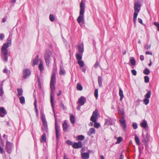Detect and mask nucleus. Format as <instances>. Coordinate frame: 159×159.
Returning <instances> with one entry per match:
<instances>
[{"label":"nucleus","mask_w":159,"mask_h":159,"mask_svg":"<svg viewBox=\"0 0 159 159\" xmlns=\"http://www.w3.org/2000/svg\"><path fill=\"white\" fill-rule=\"evenodd\" d=\"M13 147V144L10 142L7 141L6 143L5 148L7 152L9 154L11 153L12 148Z\"/></svg>","instance_id":"nucleus-7"},{"label":"nucleus","mask_w":159,"mask_h":159,"mask_svg":"<svg viewBox=\"0 0 159 159\" xmlns=\"http://www.w3.org/2000/svg\"><path fill=\"white\" fill-rule=\"evenodd\" d=\"M124 156L123 154V152H121L119 159H124Z\"/></svg>","instance_id":"nucleus-55"},{"label":"nucleus","mask_w":159,"mask_h":159,"mask_svg":"<svg viewBox=\"0 0 159 159\" xmlns=\"http://www.w3.org/2000/svg\"><path fill=\"white\" fill-rule=\"evenodd\" d=\"M23 73L24 75L23 78L24 79H26L27 77L30 76L31 74L30 70L28 69L24 70Z\"/></svg>","instance_id":"nucleus-13"},{"label":"nucleus","mask_w":159,"mask_h":159,"mask_svg":"<svg viewBox=\"0 0 159 159\" xmlns=\"http://www.w3.org/2000/svg\"><path fill=\"white\" fill-rule=\"evenodd\" d=\"M119 95L120 97V100L121 101L124 98V95L123 94V92L121 88H119Z\"/></svg>","instance_id":"nucleus-23"},{"label":"nucleus","mask_w":159,"mask_h":159,"mask_svg":"<svg viewBox=\"0 0 159 159\" xmlns=\"http://www.w3.org/2000/svg\"><path fill=\"white\" fill-rule=\"evenodd\" d=\"M154 25L157 27V30L159 31V24L157 22H155Z\"/></svg>","instance_id":"nucleus-44"},{"label":"nucleus","mask_w":159,"mask_h":159,"mask_svg":"<svg viewBox=\"0 0 159 159\" xmlns=\"http://www.w3.org/2000/svg\"><path fill=\"white\" fill-rule=\"evenodd\" d=\"M94 96L95 97L97 98L98 96V89H95L94 91Z\"/></svg>","instance_id":"nucleus-41"},{"label":"nucleus","mask_w":159,"mask_h":159,"mask_svg":"<svg viewBox=\"0 0 159 159\" xmlns=\"http://www.w3.org/2000/svg\"><path fill=\"white\" fill-rule=\"evenodd\" d=\"M86 102V98L84 96H82L79 99L77 103H79L80 106H83Z\"/></svg>","instance_id":"nucleus-11"},{"label":"nucleus","mask_w":159,"mask_h":159,"mask_svg":"<svg viewBox=\"0 0 159 159\" xmlns=\"http://www.w3.org/2000/svg\"><path fill=\"white\" fill-rule=\"evenodd\" d=\"M4 91L3 89H0V96L1 97H2L4 94Z\"/></svg>","instance_id":"nucleus-52"},{"label":"nucleus","mask_w":159,"mask_h":159,"mask_svg":"<svg viewBox=\"0 0 159 159\" xmlns=\"http://www.w3.org/2000/svg\"><path fill=\"white\" fill-rule=\"evenodd\" d=\"M56 83V77L55 72H52L51 79L50 82V101L52 107H54L53 99L52 96V94L54 92L55 90V84Z\"/></svg>","instance_id":"nucleus-2"},{"label":"nucleus","mask_w":159,"mask_h":159,"mask_svg":"<svg viewBox=\"0 0 159 159\" xmlns=\"http://www.w3.org/2000/svg\"><path fill=\"white\" fill-rule=\"evenodd\" d=\"M84 4L83 3V0H82L80 4V15L77 20V21L80 24L82 22L84 23Z\"/></svg>","instance_id":"nucleus-3"},{"label":"nucleus","mask_w":159,"mask_h":159,"mask_svg":"<svg viewBox=\"0 0 159 159\" xmlns=\"http://www.w3.org/2000/svg\"><path fill=\"white\" fill-rule=\"evenodd\" d=\"M145 54L147 55H152V53L151 52H149V51H147L145 52Z\"/></svg>","instance_id":"nucleus-58"},{"label":"nucleus","mask_w":159,"mask_h":159,"mask_svg":"<svg viewBox=\"0 0 159 159\" xmlns=\"http://www.w3.org/2000/svg\"><path fill=\"white\" fill-rule=\"evenodd\" d=\"M151 92L150 90L148 91L147 93L145 95L144 97L145 98H149L151 97Z\"/></svg>","instance_id":"nucleus-31"},{"label":"nucleus","mask_w":159,"mask_h":159,"mask_svg":"<svg viewBox=\"0 0 159 159\" xmlns=\"http://www.w3.org/2000/svg\"><path fill=\"white\" fill-rule=\"evenodd\" d=\"M105 125H113L115 123V121L114 120L111 118V117H108L105 120Z\"/></svg>","instance_id":"nucleus-9"},{"label":"nucleus","mask_w":159,"mask_h":159,"mask_svg":"<svg viewBox=\"0 0 159 159\" xmlns=\"http://www.w3.org/2000/svg\"><path fill=\"white\" fill-rule=\"evenodd\" d=\"M142 136L143 138L142 141L145 146H146L147 145V143L149 140V139L148 133H147L145 137L143 133H142Z\"/></svg>","instance_id":"nucleus-10"},{"label":"nucleus","mask_w":159,"mask_h":159,"mask_svg":"<svg viewBox=\"0 0 159 159\" xmlns=\"http://www.w3.org/2000/svg\"><path fill=\"white\" fill-rule=\"evenodd\" d=\"M122 138L120 137H119L117 139V141L116 143V144L119 143L122 141Z\"/></svg>","instance_id":"nucleus-43"},{"label":"nucleus","mask_w":159,"mask_h":159,"mask_svg":"<svg viewBox=\"0 0 159 159\" xmlns=\"http://www.w3.org/2000/svg\"><path fill=\"white\" fill-rule=\"evenodd\" d=\"M139 12H134L133 16V19H136L137 18L138 13Z\"/></svg>","instance_id":"nucleus-47"},{"label":"nucleus","mask_w":159,"mask_h":159,"mask_svg":"<svg viewBox=\"0 0 159 159\" xmlns=\"http://www.w3.org/2000/svg\"><path fill=\"white\" fill-rule=\"evenodd\" d=\"M140 59L141 61H143L144 60V56L143 55H141L140 56Z\"/></svg>","instance_id":"nucleus-56"},{"label":"nucleus","mask_w":159,"mask_h":159,"mask_svg":"<svg viewBox=\"0 0 159 159\" xmlns=\"http://www.w3.org/2000/svg\"><path fill=\"white\" fill-rule=\"evenodd\" d=\"M35 112H36L37 116H38V115H39V114H38V109L37 108V107H36V108H35Z\"/></svg>","instance_id":"nucleus-63"},{"label":"nucleus","mask_w":159,"mask_h":159,"mask_svg":"<svg viewBox=\"0 0 159 159\" xmlns=\"http://www.w3.org/2000/svg\"><path fill=\"white\" fill-rule=\"evenodd\" d=\"M141 7V5L138 2H136L134 5V11L139 12L140 10Z\"/></svg>","instance_id":"nucleus-14"},{"label":"nucleus","mask_w":159,"mask_h":159,"mask_svg":"<svg viewBox=\"0 0 159 159\" xmlns=\"http://www.w3.org/2000/svg\"><path fill=\"white\" fill-rule=\"evenodd\" d=\"M81 158L83 159H88L89 157V153H81Z\"/></svg>","instance_id":"nucleus-18"},{"label":"nucleus","mask_w":159,"mask_h":159,"mask_svg":"<svg viewBox=\"0 0 159 159\" xmlns=\"http://www.w3.org/2000/svg\"><path fill=\"white\" fill-rule=\"evenodd\" d=\"M134 139L136 144L138 145H140V142L139 139L136 135H135V136Z\"/></svg>","instance_id":"nucleus-29"},{"label":"nucleus","mask_w":159,"mask_h":159,"mask_svg":"<svg viewBox=\"0 0 159 159\" xmlns=\"http://www.w3.org/2000/svg\"><path fill=\"white\" fill-rule=\"evenodd\" d=\"M131 73L134 76H135L137 75V72L135 70H132L131 71Z\"/></svg>","instance_id":"nucleus-51"},{"label":"nucleus","mask_w":159,"mask_h":159,"mask_svg":"<svg viewBox=\"0 0 159 159\" xmlns=\"http://www.w3.org/2000/svg\"><path fill=\"white\" fill-rule=\"evenodd\" d=\"M151 47L150 44H147L144 47L145 49L148 50Z\"/></svg>","instance_id":"nucleus-49"},{"label":"nucleus","mask_w":159,"mask_h":159,"mask_svg":"<svg viewBox=\"0 0 159 159\" xmlns=\"http://www.w3.org/2000/svg\"><path fill=\"white\" fill-rule=\"evenodd\" d=\"M4 38V35L3 34H0V39L2 40Z\"/></svg>","instance_id":"nucleus-54"},{"label":"nucleus","mask_w":159,"mask_h":159,"mask_svg":"<svg viewBox=\"0 0 159 159\" xmlns=\"http://www.w3.org/2000/svg\"><path fill=\"white\" fill-rule=\"evenodd\" d=\"M34 106L35 108H36V107H37V104H36L37 102H36V99H35V100H34Z\"/></svg>","instance_id":"nucleus-61"},{"label":"nucleus","mask_w":159,"mask_h":159,"mask_svg":"<svg viewBox=\"0 0 159 159\" xmlns=\"http://www.w3.org/2000/svg\"><path fill=\"white\" fill-rule=\"evenodd\" d=\"M76 89L78 90L81 91L83 89V87L81 84H77L76 86Z\"/></svg>","instance_id":"nucleus-35"},{"label":"nucleus","mask_w":159,"mask_h":159,"mask_svg":"<svg viewBox=\"0 0 159 159\" xmlns=\"http://www.w3.org/2000/svg\"><path fill=\"white\" fill-rule=\"evenodd\" d=\"M52 107V109L53 112L54 113V117L55 119V125L56 124H57V116H56V114H55V111H54V107L53 108V107Z\"/></svg>","instance_id":"nucleus-39"},{"label":"nucleus","mask_w":159,"mask_h":159,"mask_svg":"<svg viewBox=\"0 0 159 159\" xmlns=\"http://www.w3.org/2000/svg\"><path fill=\"white\" fill-rule=\"evenodd\" d=\"M59 107L61 108L63 110H64L65 109V106L64 105L62 102H61V103L59 104Z\"/></svg>","instance_id":"nucleus-46"},{"label":"nucleus","mask_w":159,"mask_h":159,"mask_svg":"<svg viewBox=\"0 0 159 159\" xmlns=\"http://www.w3.org/2000/svg\"><path fill=\"white\" fill-rule=\"evenodd\" d=\"M49 19L52 22L55 19L54 16L52 14H50L49 15Z\"/></svg>","instance_id":"nucleus-38"},{"label":"nucleus","mask_w":159,"mask_h":159,"mask_svg":"<svg viewBox=\"0 0 159 159\" xmlns=\"http://www.w3.org/2000/svg\"><path fill=\"white\" fill-rule=\"evenodd\" d=\"M11 37L9 35L6 43H3L1 50V56L2 60L4 62L8 61V57L10 56V53L7 48L11 45Z\"/></svg>","instance_id":"nucleus-1"},{"label":"nucleus","mask_w":159,"mask_h":159,"mask_svg":"<svg viewBox=\"0 0 159 159\" xmlns=\"http://www.w3.org/2000/svg\"><path fill=\"white\" fill-rule=\"evenodd\" d=\"M77 47L79 52L82 54L84 51V44L83 43H82L81 44L78 45Z\"/></svg>","instance_id":"nucleus-17"},{"label":"nucleus","mask_w":159,"mask_h":159,"mask_svg":"<svg viewBox=\"0 0 159 159\" xmlns=\"http://www.w3.org/2000/svg\"><path fill=\"white\" fill-rule=\"evenodd\" d=\"M138 20L139 23H140L142 25H143L142 20L141 19L139 18L138 19Z\"/></svg>","instance_id":"nucleus-57"},{"label":"nucleus","mask_w":159,"mask_h":159,"mask_svg":"<svg viewBox=\"0 0 159 159\" xmlns=\"http://www.w3.org/2000/svg\"><path fill=\"white\" fill-rule=\"evenodd\" d=\"M19 100L20 102L22 104H24L25 103V98L24 97L21 96L20 97Z\"/></svg>","instance_id":"nucleus-33"},{"label":"nucleus","mask_w":159,"mask_h":159,"mask_svg":"<svg viewBox=\"0 0 159 159\" xmlns=\"http://www.w3.org/2000/svg\"><path fill=\"white\" fill-rule=\"evenodd\" d=\"M59 74L60 75H64L65 74V71L64 70L61 69L59 72Z\"/></svg>","instance_id":"nucleus-50"},{"label":"nucleus","mask_w":159,"mask_h":159,"mask_svg":"<svg viewBox=\"0 0 159 159\" xmlns=\"http://www.w3.org/2000/svg\"><path fill=\"white\" fill-rule=\"evenodd\" d=\"M66 143L68 145H72L73 146V144L71 141L69 140H66Z\"/></svg>","instance_id":"nucleus-48"},{"label":"nucleus","mask_w":159,"mask_h":159,"mask_svg":"<svg viewBox=\"0 0 159 159\" xmlns=\"http://www.w3.org/2000/svg\"><path fill=\"white\" fill-rule=\"evenodd\" d=\"M98 115V110L96 109L93 111L90 119L91 121L94 123V127L96 128H98L100 126V123L97 122Z\"/></svg>","instance_id":"nucleus-4"},{"label":"nucleus","mask_w":159,"mask_h":159,"mask_svg":"<svg viewBox=\"0 0 159 159\" xmlns=\"http://www.w3.org/2000/svg\"><path fill=\"white\" fill-rule=\"evenodd\" d=\"M63 131H66L68 128V124L67 122L65 121L64 123L62 124Z\"/></svg>","instance_id":"nucleus-21"},{"label":"nucleus","mask_w":159,"mask_h":159,"mask_svg":"<svg viewBox=\"0 0 159 159\" xmlns=\"http://www.w3.org/2000/svg\"><path fill=\"white\" fill-rule=\"evenodd\" d=\"M78 63L79 64L80 67H82L84 65V61L82 60L78 61Z\"/></svg>","instance_id":"nucleus-36"},{"label":"nucleus","mask_w":159,"mask_h":159,"mask_svg":"<svg viewBox=\"0 0 159 159\" xmlns=\"http://www.w3.org/2000/svg\"><path fill=\"white\" fill-rule=\"evenodd\" d=\"M118 111L121 113L122 115V118L119 121L121 125L123 127V130L125 131L126 129V120L125 119V116L124 113L122 110H120L119 108H118Z\"/></svg>","instance_id":"nucleus-5"},{"label":"nucleus","mask_w":159,"mask_h":159,"mask_svg":"<svg viewBox=\"0 0 159 159\" xmlns=\"http://www.w3.org/2000/svg\"><path fill=\"white\" fill-rule=\"evenodd\" d=\"M143 102L145 105H147L149 103V100L148 98H145L143 99Z\"/></svg>","instance_id":"nucleus-37"},{"label":"nucleus","mask_w":159,"mask_h":159,"mask_svg":"<svg viewBox=\"0 0 159 159\" xmlns=\"http://www.w3.org/2000/svg\"><path fill=\"white\" fill-rule=\"evenodd\" d=\"M63 159H69L66 154H64V155Z\"/></svg>","instance_id":"nucleus-64"},{"label":"nucleus","mask_w":159,"mask_h":159,"mask_svg":"<svg viewBox=\"0 0 159 159\" xmlns=\"http://www.w3.org/2000/svg\"><path fill=\"white\" fill-rule=\"evenodd\" d=\"M52 55L51 52L49 50L46 51L44 54V59L46 65L48 66H49L50 61L51 55Z\"/></svg>","instance_id":"nucleus-6"},{"label":"nucleus","mask_w":159,"mask_h":159,"mask_svg":"<svg viewBox=\"0 0 159 159\" xmlns=\"http://www.w3.org/2000/svg\"><path fill=\"white\" fill-rule=\"evenodd\" d=\"M3 152V149L2 148L1 146H0V153L1 154H2Z\"/></svg>","instance_id":"nucleus-62"},{"label":"nucleus","mask_w":159,"mask_h":159,"mask_svg":"<svg viewBox=\"0 0 159 159\" xmlns=\"http://www.w3.org/2000/svg\"><path fill=\"white\" fill-rule=\"evenodd\" d=\"M82 54L81 55L79 53H76L75 56L77 59L78 61H80L82 59Z\"/></svg>","instance_id":"nucleus-32"},{"label":"nucleus","mask_w":159,"mask_h":159,"mask_svg":"<svg viewBox=\"0 0 159 159\" xmlns=\"http://www.w3.org/2000/svg\"><path fill=\"white\" fill-rule=\"evenodd\" d=\"M39 70L40 71H42L43 70V65L42 63H40L39 66Z\"/></svg>","instance_id":"nucleus-42"},{"label":"nucleus","mask_w":159,"mask_h":159,"mask_svg":"<svg viewBox=\"0 0 159 159\" xmlns=\"http://www.w3.org/2000/svg\"><path fill=\"white\" fill-rule=\"evenodd\" d=\"M41 142H46V135L45 133H43L42 135L41 139L40 140Z\"/></svg>","instance_id":"nucleus-26"},{"label":"nucleus","mask_w":159,"mask_h":159,"mask_svg":"<svg viewBox=\"0 0 159 159\" xmlns=\"http://www.w3.org/2000/svg\"><path fill=\"white\" fill-rule=\"evenodd\" d=\"M99 66V63L98 61H97L94 65V67L95 68H97Z\"/></svg>","instance_id":"nucleus-53"},{"label":"nucleus","mask_w":159,"mask_h":159,"mask_svg":"<svg viewBox=\"0 0 159 159\" xmlns=\"http://www.w3.org/2000/svg\"><path fill=\"white\" fill-rule=\"evenodd\" d=\"M143 73L146 75H148L150 73V71L148 68H145L143 71Z\"/></svg>","instance_id":"nucleus-34"},{"label":"nucleus","mask_w":159,"mask_h":159,"mask_svg":"<svg viewBox=\"0 0 159 159\" xmlns=\"http://www.w3.org/2000/svg\"><path fill=\"white\" fill-rule=\"evenodd\" d=\"M7 71H8V70L7 68H5L4 69V70H3V72L4 73H7Z\"/></svg>","instance_id":"nucleus-60"},{"label":"nucleus","mask_w":159,"mask_h":159,"mask_svg":"<svg viewBox=\"0 0 159 159\" xmlns=\"http://www.w3.org/2000/svg\"><path fill=\"white\" fill-rule=\"evenodd\" d=\"M140 126L142 127L145 129L148 126L147 121L144 120L140 124Z\"/></svg>","instance_id":"nucleus-19"},{"label":"nucleus","mask_w":159,"mask_h":159,"mask_svg":"<svg viewBox=\"0 0 159 159\" xmlns=\"http://www.w3.org/2000/svg\"><path fill=\"white\" fill-rule=\"evenodd\" d=\"M84 136L83 135H78L76 139L78 140L81 141L84 139Z\"/></svg>","instance_id":"nucleus-30"},{"label":"nucleus","mask_w":159,"mask_h":159,"mask_svg":"<svg viewBox=\"0 0 159 159\" xmlns=\"http://www.w3.org/2000/svg\"><path fill=\"white\" fill-rule=\"evenodd\" d=\"M82 142L81 141H79L77 143H74L73 144L72 147L74 148L77 149L82 148Z\"/></svg>","instance_id":"nucleus-12"},{"label":"nucleus","mask_w":159,"mask_h":159,"mask_svg":"<svg viewBox=\"0 0 159 159\" xmlns=\"http://www.w3.org/2000/svg\"><path fill=\"white\" fill-rule=\"evenodd\" d=\"M132 126L134 129H136L138 128V125L135 122L133 123L132 124Z\"/></svg>","instance_id":"nucleus-45"},{"label":"nucleus","mask_w":159,"mask_h":159,"mask_svg":"<svg viewBox=\"0 0 159 159\" xmlns=\"http://www.w3.org/2000/svg\"><path fill=\"white\" fill-rule=\"evenodd\" d=\"M98 83L99 86L100 87H101L102 86V77L99 76L98 77Z\"/></svg>","instance_id":"nucleus-25"},{"label":"nucleus","mask_w":159,"mask_h":159,"mask_svg":"<svg viewBox=\"0 0 159 159\" xmlns=\"http://www.w3.org/2000/svg\"><path fill=\"white\" fill-rule=\"evenodd\" d=\"M144 82L146 83H148L149 82V78L147 76H145L144 77Z\"/></svg>","instance_id":"nucleus-40"},{"label":"nucleus","mask_w":159,"mask_h":159,"mask_svg":"<svg viewBox=\"0 0 159 159\" xmlns=\"http://www.w3.org/2000/svg\"><path fill=\"white\" fill-rule=\"evenodd\" d=\"M3 81L0 83V89H3Z\"/></svg>","instance_id":"nucleus-59"},{"label":"nucleus","mask_w":159,"mask_h":159,"mask_svg":"<svg viewBox=\"0 0 159 159\" xmlns=\"http://www.w3.org/2000/svg\"><path fill=\"white\" fill-rule=\"evenodd\" d=\"M129 62L132 66H134L136 64V61L134 57H130L129 58Z\"/></svg>","instance_id":"nucleus-24"},{"label":"nucleus","mask_w":159,"mask_h":159,"mask_svg":"<svg viewBox=\"0 0 159 159\" xmlns=\"http://www.w3.org/2000/svg\"><path fill=\"white\" fill-rule=\"evenodd\" d=\"M17 90L18 93L17 95L18 96H22V95L23 91L22 89L18 88L17 89Z\"/></svg>","instance_id":"nucleus-28"},{"label":"nucleus","mask_w":159,"mask_h":159,"mask_svg":"<svg viewBox=\"0 0 159 159\" xmlns=\"http://www.w3.org/2000/svg\"><path fill=\"white\" fill-rule=\"evenodd\" d=\"M70 120L72 124H74L75 123V118L73 115H72L70 116Z\"/></svg>","instance_id":"nucleus-27"},{"label":"nucleus","mask_w":159,"mask_h":159,"mask_svg":"<svg viewBox=\"0 0 159 159\" xmlns=\"http://www.w3.org/2000/svg\"><path fill=\"white\" fill-rule=\"evenodd\" d=\"M95 132V129L93 128H90L88 133L89 135L91 136L92 134Z\"/></svg>","instance_id":"nucleus-22"},{"label":"nucleus","mask_w":159,"mask_h":159,"mask_svg":"<svg viewBox=\"0 0 159 159\" xmlns=\"http://www.w3.org/2000/svg\"><path fill=\"white\" fill-rule=\"evenodd\" d=\"M7 114L6 109L3 107H0V116L4 117Z\"/></svg>","instance_id":"nucleus-15"},{"label":"nucleus","mask_w":159,"mask_h":159,"mask_svg":"<svg viewBox=\"0 0 159 159\" xmlns=\"http://www.w3.org/2000/svg\"><path fill=\"white\" fill-rule=\"evenodd\" d=\"M41 119L44 128H47L48 124L45 118L44 115H42L41 116Z\"/></svg>","instance_id":"nucleus-16"},{"label":"nucleus","mask_w":159,"mask_h":159,"mask_svg":"<svg viewBox=\"0 0 159 159\" xmlns=\"http://www.w3.org/2000/svg\"><path fill=\"white\" fill-rule=\"evenodd\" d=\"M59 127L58 125L57 124H56L55 125V130L57 142L59 141L61 135L59 131Z\"/></svg>","instance_id":"nucleus-8"},{"label":"nucleus","mask_w":159,"mask_h":159,"mask_svg":"<svg viewBox=\"0 0 159 159\" xmlns=\"http://www.w3.org/2000/svg\"><path fill=\"white\" fill-rule=\"evenodd\" d=\"M39 61V55L37 54L35 58L33 60V66L38 64Z\"/></svg>","instance_id":"nucleus-20"}]
</instances>
